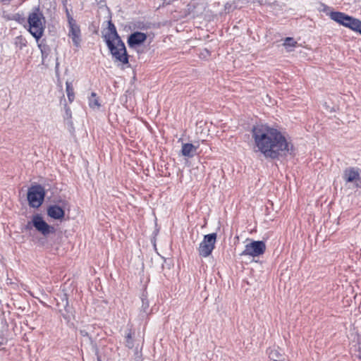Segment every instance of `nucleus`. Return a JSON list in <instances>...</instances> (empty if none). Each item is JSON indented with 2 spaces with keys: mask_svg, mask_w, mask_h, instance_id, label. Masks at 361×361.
<instances>
[{
  "mask_svg": "<svg viewBox=\"0 0 361 361\" xmlns=\"http://www.w3.org/2000/svg\"><path fill=\"white\" fill-rule=\"evenodd\" d=\"M252 137L254 151L265 158L277 159L293 151V145L278 129L267 124H259L252 128Z\"/></svg>",
  "mask_w": 361,
  "mask_h": 361,
  "instance_id": "obj_1",
  "label": "nucleus"
},
{
  "mask_svg": "<svg viewBox=\"0 0 361 361\" xmlns=\"http://www.w3.org/2000/svg\"><path fill=\"white\" fill-rule=\"evenodd\" d=\"M103 37L112 56L118 61L125 64L128 62L124 43L119 37L115 25L109 21L108 27L103 31Z\"/></svg>",
  "mask_w": 361,
  "mask_h": 361,
  "instance_id": "obj_2",
  "label": "nucleus"
},
{
  "mask_svg": "<svg viewBox=\"0 0 361 361\" xmlns=\"http://www.w3.org/2000/svg\"><path fill=\"white\" fill-rule=\"evenodd\" d=\"M27 24L28 32L38 41L43 36L46 25L45 18L39 7H34L29 12Z\"/></svg>",
  "mask_w": 361,
  "mask_h": 361,
  "instance_id": "obj_3",
  "label": "nucleus"
},
{
  "mask_svg": "<svg viewBox=\"0 0 361 361\" xmlns=\"http://www.w3.org/2000/svg\"><path fill=\"white\" fill-rule=\"evenodd\" d=\"M345 184H350L353 188H361L360 169L357 167L346 168L343 173Z\"/></svg>",
  "mask_w": 361,
  "mask_h": 361,
  "instance_id": "obj_4",
  "label": "nucleus"
},
{
  "mask_svg": "<svg viewBox=\"0 0 361 361\" xmlns=\"http://www.w3.org/2000/svg\"><path fill=\"white\" fill-rule=\"evenodd\" d=\"M68 32V36L71 39L74 46L79 47L82 41L81 31L80 26L77 24L75 20L67 12Z\"/></svg>",
  "mask_w": 361,
  "mask_h": 361,
  "instance_id": "obj_5",
  "label": "nucleus"
},
{
  "mask_svg": "<svg viewBox=\"0 0 361 361\" xmlns=\"http://www.w3.org/2000/svg\"><path fill=\"white\" fill-rule=\"evenodd\" d=\"M44 190L40 185L32 186L27 192V200L30 207L38 208L43 202Z\"/></svg>",
  "mask_w": 361,
  "mask_h": 361,
  "instance_id": "obj_6",
  "label": "nucleus"
},
{
  "mask_svg": "<svg viewBox=\"0 0 361 361\" xmlns=\"http://www.w3.org/2000/svg\"><path fill=\"white\" fill-rule=\"evenodd\" d=\"M216 240L215 233L205 235L198 248L200 255L203 257L209 256L214 248Z\"/></svg>",
  "mask_w": 361,
  "mask_h": 361,
  "instance_id": "obj_7",
  "label": "nucleus"
},
{
  "mask_svg": "<svg viewBox=\"0 0 361 361\" xmlns=\"http://www.w3.org/2000/svg\"><path fill=\"white\" fill-rule=\"evenodd\" d=\"M265 250L266 245L263 241H252L245 245V249L240 255L255 257L263 255Z\"/></svg>",
  "mask_w": 361,
  "mask_h": 361,
  "instance_id": "obj_8",
  "label": "nucleus"
},
{
  "mask_svg": "<svg viewBox=\"0 0 361 361\" xmlns=\"http://www.w3.org/2000/svg\"><path fill=\"white\" fill-rule=\"evenodd\" d=\"M32 222L35 228L44 235L54 231V228L48 225L39 215L34 216Z\"/></svg>",
  "mask_w": 361,
  "mask_h": 361,
  "instance_id": "obj_9",
  "label": "nucleus"
},
{
  "mask_svg": "<svg viewBox=\"0 0 361 361\" xmlns=\"http://www.w3.org/2000/svg\"><path fill=\"white\" fill-rule=\"evenodd\" d=\"M147 39L145 34L140 32H136L130 35L128 39L129 47H134L141 44Z\"/></svg>",
  "mask_w": 361,
  "mask_h": 361,
  "instance_id": "obj_10",
  "label": "nucleus"
},
{
  "mask_svg": "<svg viewBox=\"0 0 361 361\" xmlns=\"http://www.w3.org/2000/svg\"><path fill=\"white\" fill-rule=\"evenodd\" d=\"M47 214L54 219H61L64 216L63 209L58 205L50 206L47 209Z\"/></svg>",
  "mask_w": 361,
  "mask_h": 361,
  "instance_id": "obj_11",
  "label": "nucleus"
},
{
  "mask_svg": "<svg viewBox=\"0 0 361 361\" xmlns=\"http://www.w3.org/2000/svg\"><path fill=\"white\" fill-rule=\"evenodd\" d=\"M330 18L333 20L345 27L348 21H349L350 16L341 12H331L330 13Z\"/></svg>",
  "mask_w": 361,
  "mask_h": 361,
  "instance_id": "obj_12",
  "label": "nucleus"
},
{
  "mask_svg": "<svg viewBox=\"0 0 361 361\" xmlns=\"http://www.w3.org/2000/svg\"><path fill=\"white\" fill-rule=\"evenodd\" d=\"M198 145L195 146L190 143H185L182 145V155L187 157H192L196 154Z\"/></svg>",
  "mask_w": 361,
  "mask_h": 361,
  "instance_id": "obj_13",
  "label": "nucleus"
},
{
  "mask_svg": "<svg viewBox=\"0 0 361 361\" xmlns=\"http://www.w3.org/2000/svg\"><path fill=\"white\" fill-rule=\"evenodd\" d=\"M268 356L269 361H278L286 357L278 348H270Z\"/></svg>",
  "mask_w": 361,
  "mask_h": 361,
  "instance_id": "obj_14",
  "label": "nucleus"
},
{
  "mask_svg": "<svg viewBox=\"0 0 361 361\" xmlns=\"http://www.w3.org/2000/svg\"><path fill=\"white\" fill-rule=\"evenodd\" d=\"M351 30L359 32L361 35V21L353 17L349 18L346 26Z\"/></svg>",
  "mask_w": 361,
  "mask_h": 361,
  "instance_id": "obj_15",
  "label": "nucleus"
},
{
  "mask_svg": "<svg viewBox=\"0 0 361 361\" xmlns=\"http://www.w3.org/2000/svg\"><path fill=\"white\" fill-rule=\"evenodd\" d=\"M89 105L92 109H99L100 104L99 103L98 98L95 93L92 92L91 96L89 97Z\"/></svg>",
  "mask_w": 361,
  "mask_h": 361,
  "instance_id": "obj_16",
  "label": "nucleus"
},
{
  "mask_svg": "<svg viewBox=\"0 0 361 361\" xmlns=\"http://www.w3.org/2000/svg\"><path fill=\"white\" fill-rule=\"evenodd\" d=\"M297 42L292 37H286L284 39L283 46L288 51H291L293 48L295 46Z\"/></svg>",
  "mask_w": 361,
  "mask_h": 361,
  "instance_id": "obj_17",
  "label": "nucleus"
},
{
  "mask_svg": "<svg viewBox=\"0 0 361 361\" xmlns=\"http://www.w3.org/2000/svg\"><path fill=\"white\" fill-rule=\"evenodd\" d=\"M66 93H67L68 100L70 102H72L74 100V97H75L73 87L71 83L69 82H66Z\"/></svg>",
  "mask_w": 361,
  "mask_h": 361,
  "instance_id": "obj_18",
  "label": "nucleus"
},
{
  "mask_svg": "<svg viewBox=\"0 0 361 361\" xmlns=\"http://www.w3.org/2000/svg\"><path fill=\"white\" fill-rule=\"evenodd\" d=\"M15 19L20 23L23 24L25 22V20L24 18L21 17L20 15H16L15 17Z\"/></svg>",
  "mask_w": 361,
  "mask_h": 361,
  "instance_id": "obj_19",
  "label": "nucleus"
},
{
  "mask_svg": "<svg viewBox=\"0 0 361 361\" xmlns=\"http://www.w3.org/2000/svg\"><path fill=\"white\" fill-rule=\"evenodd\" d=\"M149 307V305L147 302H145L144 300H142V308L144 309V311H146V309H147Z\"/></svg>",
  "mask_w": 361,
  "mask_h": 361,
  "instance_id": "obj_20",
  "label": "nucleus"
},
{
  "mask_svg": "<svg viewBox=\"0 0 361 361\" xmlns=\"http://www.w3.org/2000/svg\"><path fill=\"white\" fill-rule=\"evenodd\" d=\"M359 357L361 359V339L358 342Z\"/></svg>",
  "mask_w": 361,
  "mask_h": 361,
  "instance_id": "obj_21",
  "label": "nucleus"
},
{
  "mask_svg": "<svg viewBox=\"0 0 361 361\" xmlns=\"http://www.w3.org/2000/svg\"><path fill=\"white\" fill-rule=\"evenodd\" d=\"M38 47H39V49H41V52H42V61H44V51L42 50L41 44H39V45H38Z\"/></svg>",
  "mask_w": 361,
  "mask_h": 361,
  "instance_id": "obj_22",
  "label": "nucleus"
},
{
  "mask_svg": "<svg viewBox=\"0 0 361 361\" xmlns=\"http://www.w3.org/2000/svg\"><path fill=\"white\" fill-rule=\"evenodd\" d=\"M278 361H288V360L287 357H286V358H283V359H282L281 360H278Z\"/></svg>",
  "mask_w": 361,
  "mask_h": 361,
  "instance_id": "obj_23",
  "label": "nucleus"
},
{
  "mask_svg": "<svg viewBox=\"0 0 361 361\" xmlns=\"http://www.w3.org/2000/svg\"><path fill=\"white\" fill-rule=\"evenodd\" d=\"M99 361H100V360H99Z\"/></svg>",
  "mask_w": 361,
  "mask_h": 361,
  "instance_id": "obj_24",
  "label": "nucleus"
}]
</instances>
